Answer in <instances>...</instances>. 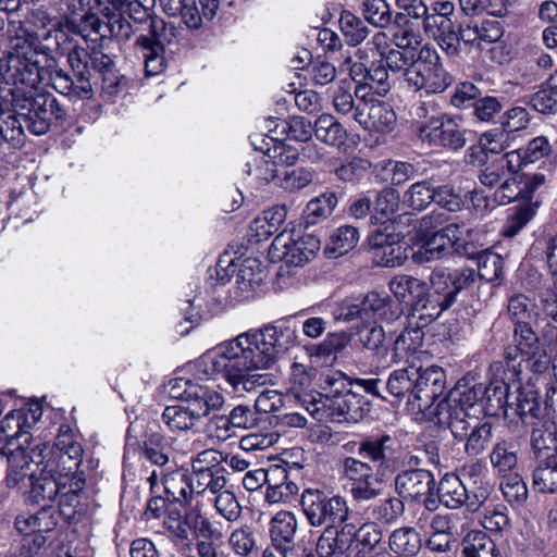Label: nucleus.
<instances>
[{"label":"nucleus","mask_w":557,"mask_h":557,"mask_svg":"<svg viewBox=\"0 0 557 557\" xmlns=\"http://www.w3.org/2000/svg\"><path fill=\"white\" fill-rule=\"evenodd\" d=\"M511 398L512 395L509 394V387L505 381L495 380L488 385L483 383L473 386L457 385L442 400L462 407L478 416L482 413L498 416L500 412L507 414L509 408L513 407Z\"/></svg>","instance_id":"nucleus-5"},{"label":"nucleus","mask_w":557,"mask_h":557,"mask_svg":"<svg viewBox=\"0 0 557 557\" xmlns=\"http://www.w3.org/2000/svg\"><path fill=\"white\" fill-rule=\"evenodd\" d=\"M0 135L14 147L24 143V122L11 112H0Z\"/></svg>","instance_id":"nucleus-58"},{"label":"nucleus","mask_w":557,"mask_h":557,"mask_svg":"<svg viewBox=\"0 0 557 557\" xmlns=\"http://www.w3.org/2000/svg\"><path fill=\"white\" fill-rule=\"evenodd\" d=\"M388 545L396 556L416 557L422 547V541L414 528L403 527L392 532Z\"/></svg>","instance_id":"nucleus-34"},{"label":"nucleus","mask_w":557,"mask_h":557,"mask_svg":"<svg viewBox=\"0 0 557 557\" xmlns=\"http://www.w3.org/2000/svg\"><path fill=\"white\" fill-rule=\"evenodd\" d=\"M425 284L413 276L401 274L392 278L389 289L398 300L403 301L408 295H411L412 299L416 298L421 289H425Z\"/></svg>","instance_id":"nucleus-62"},{"label":"nucleus","mask_w":557,"mask_h":557,"mask_svg":"<svg viewBox=\"0 0 557 557\" xmlns=\"http://www.w3.org/2000/svg\"><path fill=\"white\" fill-rule=\"evenodd\" d=\"M424 339L423 327L412 323L396 337L392 348V361L410 362V358L420 351Z\"/></svg>","instance_id":"nucleus-29"},{"label":"nucleus","mask_w":557,"mask_h":557,"mask_svg":"<svg viewBox=\"0 0 557 557\" xmlns=\"http://www.w3.org/2000/svg\"><path fill=\"white\" fill-rule=\"evenodd\" d=\"M405 81L418 90L440 94L451 85L453 77L443 67L438 53L430 47H422L405 74Z\"/></svg>","instance_id":"nucleus-7"},{"label":"nucleus","mask_w":557,"mask_h":557,"mask_svg":"<svg viewBox=\"0 0 557 557\" xmlns=\"http://www.w3.org/2000/svg\"><path fill=\"white\" fill-rule=\"evenodd\" d=\"M419 139L431 146L457 151L466 146V131L451 117H432L417 129Z\"/></svg>","instance_id":"nucleus-10"},{"label":"nucleus","mask_w":557,"mask_h":557,"mask_svg":"<svg viewBox=\"0 0 557 557\" xmlns=\"http://www.w3.org/2000/svg\"><path fill=\"white\" fill-rule=\"evenodd\" d=\"M447 304L443 293L437 292L431 287V290L421 289L416 298L410 301V310L408 318L410 324L417 323L422 327L428 326L431 322L436 320L443 311L450 308Z\"/></svg>","instance_id":"nucleus-16"},{"label":"nucleus","mask_w":557,"mask_h":557,"mask_svg":"<svg viewBox=\"0 0 557 557\" xmlns=\"http://www.w3.org/2000/svg\"><path fill=\"white\" fill-rule=\"evenodd\" d=\"M355 542V527L346 524L341 530L326 528L317 543L320 557H350Z\"/></svg>","instance_id":"nucleus-20"},{"label":"nucleus","mask_w":557,"mask_h":557,"mask_svg":"<svg viewBox=\"0 0 557 557\" xmlns=\"http://www.w3.org/2000/svg\"><path fill=\"white\" fill-rule=\"evenodd\" d=\"M494 201L498 205H508L513 200H528L523 189L520 187L517 176H506L505 180L497 186L494 191Z\"/></svg>","instance_id":"nucleus-64"},{"label":"nucleus","mask_w":557,"mask_h":557,"mask_svg":"<svg viewBox=\"0 0 557 557\" xmlns=\"http://www.w3.org/2000/svg\"><path fill=\"white\" fill-rule=\"evenodd\" d=\"M405 512V502L397 496H389L382 502L369 506L364 515L377 524H393Z\"/></svg>","instance_id":"nucleus-35"},{"label":"nucleus","mask_w":557,"mask_h":557,"mask_svg":"<svg viewBox=\"0 0 557 557\" xmlns=\"http://www.w3.org/2000/svg\"><path fill=\"white\" fill-rule=\"evenodd\" d=\"M549 325L547 319L537 321V326L533 323L513 327L515 348L508 347L505 350L507 360H515L518 355L521 357L545 347L543 342L544 326Z\"/></svg>","instance_id":"nucleus-21"},{"label":"nucleus","mask_w":557,"mask_h":557,"mask_svg":"<svg viewBox=\"0 0 557 557\" xmlns=\"http://www.w3.org/2000/svg\"><path fill=\"white\" fill-rule=\"evenodd\" d=\"M252 145L256 150L263 153L260 165L258 166L259 176L270 182L276 177L277 174V149L278 144L276 138L269 135H255Z\"/></svg>","instance_id":"nucleus-31"},{"label":"nucleus","mask_w":557,"mask_h":557,"mask_svg":"<svg viewBox=\"0 0 557 557\" xmlns=\"http://www.w3.org/2000/svg\"><path fill=\"white\" fill-rule=\"evenodd\" d=\"M518 445L511 438H500L492 447L490 462L495 474L507 478L519 466Z\"/></svg>","instance_id":"nucleus-28"},{"label":"nucleus","mask_w":557,"mask_h":557,"mask_svg":"<svg viewBox=\"0 0 557 557\" xmlns=\"http://www.w3.org/2000/svg\"><path fill=\"white\" fill-rule=\"evenodd\" d=\"M313 134L319 141L333 147L345 145L348 138L346 128L330 113H322L315 119L312 124Z\"/></svg>","instance_id":"nucleus-30"},{"label":"nucleus","mask_w":557,"mask_h":557,"mask_svg":"<svg viewBox=\"0 0 557 557\" xmlns=\"http://www.w3.org/2000/svg\"><path fill=\"white\" fill-rule=\"evenodd\" d=\"M475 271L470 268L447 270L436 268L432 271L430 283L432 288L443 293L447 304L453 306L457 295L463 289L469 288L475 282Z\"/></svg>","instance_id":"nucleus-14"},{"label":"nucleus","mask_w":557,"mask_h":557,"mask_svg":"<svg viewBox=\"0 0 557 557\" xmlns=\"http://www.w3.org/2000/svg\"><path fill=\"white\" fill-rule=\"evenodd\" d=\"M140 451L147 461L160 468L165 467L170 461L164 448V436L159 432L151 433L143 442Z\"/></svg>","instance_id":"nucleus-54"},{"label":"nucleus","mask_w":557,"mask_h":557,"mask_svg":"<svg viewBox=\"0 0 557 557\" xmlns=\"http://www.w3.org/2000/svg\"><path fill=\"white\" fill-rule=\"evenodd\" d=\"M362 14L368 23L380 28H385L393 21L386 0H363Z\"/></svg>","instance_id":"nucleus-56"},{"label":"nucleus","mask_w":557,"mask_h":557,"mask_svg":"<svg viewBox=\"0 0 557 557\" xmlns=\"http://www.w3.org/2000/svg\"><path fill=\"white\" fill-rule=\"evenodd\" d=\"M356 123L364 129H374L380 133H388L397 123V115L387 102L370 99L357 112Z\"/></svg>","instance_id":"nucleus-18"},{"label":"nucleus","mask_w":557,"mask_h":557,"mask_svg":"<svg viewBox=\"0 0 557 557\" xmlns=\"http://www.w3.org/2000/svg\"><path fill=\"white\" fill-rule=\"evenodd\" d=\"M26 422L25 414L20 410H14L5 414L0 424V454H7L10 448H15L18 444L16 440L23 435V425Z\"/></svg>","instance_id":"nucleus-38"},{"label":"nucleus","mask_w":557,"mask_h":557,"mask_svg":"<svg viewBox=\"0 0 557 557\" xmlns=\"http://www.w3.org/2000/svg\"><path fill=\"white\" fill-rule=\"evenodd\" d=\"M532 488L537 493L557 492V458L543 460L532 474Z\"/></svg>","instance_id":"nucleus-44"},{"label":"nucleus","mask_w":557,"mask_h":557,"mask_svg":"<svg viewBox=\"0 0 557 557\" xmlns=\"http://www.w3.org/2000/svg\"><path fill=\"white\" fill-rule=\"evenodd\" d=\"M278 231L277 210L275 208L264 210L249 226L250 237L257 243L267 240Z\"/></svg>","instance_id":"nucleus-53"},{"label":"nucleus","mask_w":557,"mask_h":557,"mask_svg":"<svg viewBox=\"0 0 557 557\" xmlns=\"http://www.w3.org/2000/svg\"><path fill=\"white\" fill-rule=\"evenodd\" d=\"M47 458L40 472L58 475V479L67 482V494L82 497L85 494L86 474L83 467V447L73 437L69 425H61L53 447L47 445Z\"/></svg>","instance_id":"nucleus-3"},{"label":"nucleus","mask_w":557,"mask_h":557,"mask_svg":"<svg viewBox=\"0 0 557 557\" xmlns=\"http://www.w3.org/2000/svg\"><path fill=\"white\" fill-rule=\"evenodd\" d=\"M358 455L376 469L350 486L351 498L357 503H369L383 496L385 475H392L405 466H417L418 457L404 453L396 438L388 434L369 436L359 443Z\"/></svg>","instance_id":"nucleus-2"},{"label":"nucleus","mask_w":557,"mask_h":557,"mask_svg":"<svg viewBox=\"0 0 557 557\" xmlns=\"http://www.w3.org/2000/svg\"><path fill=\"white\" fill-rule=\"evenodd\" d=\"M297 529V521L294 515L281 510V555L283 557H304V546L295 543L294 536Z\"/></svg>","instance_id":"nucleus-41"},{"label":"nucleus","mask_w":557,"mask_h":557,"mask_svg":"<svg viewBox=\"0 0 557 557\" xmlns=\"http://www.w3.org/2000/svg\"><path fill=\"white\" fill-rule=\"evenodd\" d=\"M301 506L314 527L326 524V528H335L348 517L346 500L341 496L327 498L319 492L307 491L301 496Z\"/></svg>","instance_id":"nucleus-9"},{"label":"nucleus","mask_w":557,"mask_h":557,"mask_svg":"<svg viewBox=\"0 0 557 557\" xmlns=\"http://www.w3.org/2000/svg\"><path fill=\"white\" fill-rule=\"evenodd\" d=\"M433 180L413 183L404 195V202L411 209L422 211L433 202Z\"/></svg>","instance_id":"nucleus-48"},{"label":"nucleus","mask_w":557,"mask_h":557,"mask_svg":"<svg viewBox=\"0 0 557 557\" xmlns=\"http://www.w3.org/2000/svg\"><path fill=\"white\" fill-rule=\"evenodd\" d=\"M478 257V275L486 282L497 281L503 273V258L498 253L491 251H478L473 257Z\"/></svg>","instance_id":"nucleus-57"},{"label":"nucleus","mask_w":557,"mask_h":557,"mask_svg":"<svg viewBox=\"0 0 557 557\" xmlns=\"http://www.w3.org/2000/svg\"><path fill=\"white\" fill-rule=\"evenodd\" d=\"M513 404L509 410L513 414L519 416L524 423H531L530 420H540V404L537 392L532 388H518L515 397L511 398Z\"/></svg>","instance_id":"nucleus-39"},{"label":"nucleus","mask_w":557,"mask_h":557,"mask_svg":"<svg viewBox=\"0 0 557 557\" xmlns=\"http://www.w3.org/2000/svg\"><path fill=\"white\" fill-rule=\"evenodd\" d=\"M227 544L234 555L238 557H251L257 554V541L249 525L232 531Z\"/></svg>","instance_id":"nucleus-50"},{"label":"nucleus","mask_w":557,"mask_h":557,"mask_svg":"<svg viewBox=\"0 0 557 557\" xmlns=\"http://www.w3.org/2000/svg\"><path fill=\"white\" fill-rule=\"evenodd\" d=\"M433 193V202L450 213L459 212L465 205L460 191L451 184L434 185Z\"/></svg>","instance_id":"nucleus-60"},{"label":"nucleus","mask_w":557,"mask_h":557,"mask_svg":"<svg viewBox=\"0 0 557 557\" xmlns=\"http://www.w3.org/2000/svg\"><path fill=\"white\" fill-rule=\"evenodd\" d=\"M332 106L337 114L352 115L356 122L357 112L364 106V103H357L355 101L351 83L347 79L338 82L335 90L332 94Z\"/></svg>","instance_id":"nucleus-45"},{"label":"nucleus","mask_w":557,"mask_h":557,"mask_svg":"<svg viewBox=\"0 0 557 557\" xmlns=\"http://www.w3.org/2000/svg\"><path fill=\"white\" fill-rule=\"evenodd\" d=\"M162 421L171 431H186L194 428L198 420L188 406L183 403L165 407L162 413Z\"/></svg>","instance_id":"nucleus-47"},{"label":"nucleus","mask_w":557,"mask_h":557,"mask_svg":"<svg viewBox=\"0 0 557 557\" xmlns=\"http://www.w3.org/2000/svg\"><path fill=\"white\" fill-rule=\"evenodd\" d=\"M368 242L373 260L380 267H399L407 259V249L398 235L375 231L369 236Z\"/></svg>","instance_id":"nucleus-15"},{"label":"nucleus","mask_w":557,"mask_h":557,"mask_svg":"<svg viewBox=\"0 0 557 557\" xmlns=\"http://www.w3.org/2000/svg\"><path fill=\"white\" fill-rule=\"evenodd\" d=\"M463 557H502L496 543L483 531L473 530L461 541Z\"/></svg>","instance_id":"nucleus-33"},{"label":"nucleus","mask_w":557,"mask_h":557,"mask_svg":"<svg viewBox=\"0 0 557 557\" xmlns=\"http://www.w3.org/2000/svg\"><path fill=\"white\" fill-rule=\"evenodd\" d=\"M67 490V482L61 481L54 474L38 472V475L30 482L29 497L36 504H45L53 502L59 495L61 505L67 504L77 507L81 504V497L66 495Z\"/></svg>","instance_id":"nucleus-17"},{"label":"nucleus","mask_w":557,"mask_h":557,"mask_svg":"<svg viewBox=\"0 0 557 557\" xmlns=\"http://www.w3.org/2000/svg\"><path fill=\"white\" fill-rule=\"evenodd\" d=\"M185 404L188 406L190 411L195 413V418L199 421L210 412L222 408L224 398L216 391L195 384L187 391Z\"/></svg>","instance_id":"nucleus-27"},{"label":"nucleus","mask_w":557,"mask_h":557,"mask_svg":"<svg viewBox=\"0 0 557 557\" xmlns=\"http://www.w3.org/2000/svg\"><path fill=\"white\" fill-rule=\"evenodd\" d=\"M539 207L537 201L525 200L511 209L508 215L502 234L505 237H515L536 214Z\"/></svg>","instance_id":"nucleus-40"},{"label":"nucleus","mask_w":557,"mask_h":557,"mask_svg":"<svg viewBox=\"0 0 557 557\" xmlns=\"http://www.w3.org/2000/svg\"><path fill=\"white\" fill-rule=\"evenodd\" d=\"M504 479L505 482L500 484V488L505 499L511 505L521 506L528 498L527 484L518 473L509 474Z\"/></svg>","instance_id":"nucleus-63"},{"label":"nucleus","mask_w":557,"mask_h":557,"mask_svg":"<svg viewBox=\"0 0 557 557\" xmlns=\"http://www.w3.org/2000/svg\"><path fill=\"white\" fill-rule=\"evenodd\" d=\"M361 311L364 320L371 318H381L389 320L397 317L392 311V300L388 297H383L376 292H369L360 301Z\"/></svg>","instance_id":"nucleus-49"},{"label":"nucleus","mask_w":557,"mask_h":557,"mask_svg":"<svg viewBox=\"0 0 557 557\" xmlns=\"http://www.w3.org/2000/svg\"><path fill=\"white\" fill-rule=\"evenodd\" d=\"M424 32L432 36L440 47L451 57L459 54L458 50V29L450 17L442 15H430L425 18Z\"/></svg>","instance_id":"nucleus-26"},{"label":"nucleus","mask_w":557,"mask_h":557,"mask_svg":"<svg viewBox=\"0 0 557 557\" xmlns=\"http://www.w3.org/2000/svg\"><path fill=\"white\" fill-rule=\"evenodd\" d=\"M282 240L285 250L281 261L287 267H304L320 249V239L312 234H302L300 226L281 231Z\"/></svg>","instance_id":"nucleus-12"},{"label":"nucleus","mask_w":557,"mask_h":557,"mask_svg":"<svg viewBox=\"0 0 557 557\" xmlns=\"http://www.w3.org/2000/svg\"><path fill=\"white\" fill-rule=\"evenodd\" d=\"M413 379L416 409L426 413L445 389V372L437 366L417 367Z\"/></svg>","instance_id":"nucleus-13"},{"label":"nucleus","mask_w":557,"mask_h":557,"mask_svg":"<svg viewBox=\"0 0 557 557\" xmlns=\"http://www.w3.org/2000/svg\"><path fill=\"white\" fill-rule=\"evenodd\" d=\"M162 483L168 499L177 503H188L190 495L189 474L184 469L161 471Z\"/></svg>","instance_id":"nucleus-36"},{"label":"nucleus","mask_w":557,"mask_h":557,"mask_svg":"<svg viewBox=\"0 0 557 557\" xmlns=\"http://www.w3.org/2000/svg\"><path fill=\"white\" fill-rule=\"evenodd\" d=\"M47 444H37L27 450L18 443L7 454L8 472L5 483L9 488L22 490L38 475L45 458H47Z\"/></svg>","instance_id":"nucleus-8"},{"label":"nucleus","mask_w":557,"mask_h":557,"mask_svg":"<svg viewBox=\"0 0 557 557\" xmlns=\"http://www.w3.org/2000/svg\"><path fill=\"white\" fill-rule=\"evenodd\" d=\"M418 466L419 463L400 468L394 479L395 493L404 502H419L423 496L431 494L435 487L432 472Z\"/></svg>","instance_id":"nucleus-11"},{"label":"nucleus","mask_w":557,"mask_h":557,"mask_svg":"<svg viewBox=\"0 0 557 557\" xmlns=\"http://www.w3.org/2000/svg\"><path fill=\"white\" fill-rule=\"evenodd\" d=\"M531 446L537 458L557 459V424L550 418H542L533 423Z\"/></svg>","instance_id":"nucleus-23"},{"label":"nucleus","mask_w":557,"mask_h":557,"mask_svg":"<svg viewBox=\"0 0 557 557\" xmlns=\"http://www.w3.org/2000/svg\"><path fill=\"white\" fill-rule=\"evenodd\" d=\"M357 334L360 343L368 350L379 355L386 351L385 332L376 323H367L358 327Z\"/></svg>","instance_id":"nucleus-59"},{"label":"nucleus","mask_w":557,"mask_h":557,"mask_svg":"<svg viewBox=\"0 0 557 557\" xmlns=\"http://www.w3.org/2000/svg\"><path fill=\"white\" fill-rule=\"evenodd\" d=\"M472 230H465L463 224H448L428 238L413 258L418 262H429L448 255L450 250L472 258L476 253V248L468 242Z\"/></svg>","instance_id":"nucleus-6"},{"label":"nucleus","mask_w":557,"mask_h":557,"mask_svg":"<svg viewBox=\"0 0 557 557\" xmlns=\"http://www.w3.org/2000/svg\"><path fill=\"white\" fill-rule=\"evenodd\" d=\"M230 265L237 268L236 283L243 290H249L260 285L264 280V272L261 263L256 258H246L236 264L234 260L230 261Z\"/></svg>","instance_id":"nucleus-42"},{"label":"nucleus","mask_w":557,"mask_h":557,"mask_svg":"<svg viewBox=\"0 0 557 557\" xmlns=\"http://www.w3.org/2000/svg\"><path fill=\"white\" fill-rule=\"evenodd\" d=\"M35 57V51L26 40L23 45L16 44L9 55V64L15 71V79L30 87L39 83V66Z\"/></svg>","instance_id":"nucleus-22"},{"label":"nucleus","mask_w":557,"mask_h":557,"mask_svg":"<svg viewBox=\"0 0 557 557\" xmlns=\"http://www.w3.org/2000/svg\"><path fill=\"white\" fill-rule=\"evenodd\" d=\"M49 106L52 109L57 106V101L54 99H44V103H39L36 100L33 104V109L29 110L28 114L22 115V120L26 128L34 135H44L50 128V117L48 114V110L44 107Z\"/></svg>","instance_id":"nucleus-43"},{"label":"nucleus","mask_w":557,"mask_h":557,"mask_svg":"<svg viewBox=\"0 0 557 557\" xmlns=\"http://www.w3.org/2000/svg\"><path fill=\"white\" fill-rule=\"evenodd\" d=\"M416 373L417 367L413 363L406 368L393 371L389 374L387 381L383 383L384 394L387 395V400L392 401L391 398H394L396 401H400L407 397L408 405H410L412 410H414L416 404L413 399V376Z\"/></svg>","instance_id":"nucleus-25"},{"label":"nucleus","mask_w":557,"mask_h":557,"mask_svg":"<svg viewBox=\"0 0 557 557\" xmlns=\"http://www.w3.org/2000/svg\"><path fill=\"white\" fill-rule=\"evenodd\" d=\"M438 502L445 507L457 509L467 503L468 491L461 480L454 474H446L437 487Z\"/></svg>","instance_id":"nucleus-37"},{"label":"nucleus","mask_w":557,"mask_h":557,"mask_svg":"<svg viewBox=\"0 0 557 557\" xmlns=\"http://www.w3.org/2000/svg\"><path fill=\"white\" fill-rule=\"evenodd\" d=\"M507 311L515 327L530 323L537 326V321L545 319L539 312L536 305L523 294H517L509 298Z\"/></svg>","instance_id":"nucleus-32"},{"label":"nucleus","mask_w":557,"mask_h":557,"mask_svg":"<svg viewBox=\"0 0 557 557\" xmlns=\"http://www.w3.org/2000/svg\"><path fill=\"white\" fill-rule=\"evenodd\" d=\"M278 358V331L273 323L245 332L208 351L196 363L200 379H224L235 391H251L261 384L253 372L268 369Z\"/></svg>","instance_id":"nucleus-1"},{"label":"nucleus","mask_w":557,"mask_h":557,"mask_svg":"<svg viewBox=\"0 0 557 557\" xmlns=\"http://www.w3.org/2000/svg\"><path fill=\"white\" fill-rule=\"evenodd\" d=\"M337 202V196L333 191H326L310 200L306 207L308 222L314 224L320 220L329 218L336 208Z\"/></svg>","instance_id":"nucleus-55"},{"label":"nucleus","mask_w":557,"mask_h":557,"mask_svg":"<svg viewBox=\"0 0 557 557\" xmlns=\"http://www.w3.org/2000/svg\"><path fill=\"white\" fill-rule=\"evenodd\" d=\"M292 103L299 111L311 114L320 109V96L313 90L294 88L287 90L286 96L281 98V106H285L287 110Z\"/></svg>","instance_id":"nucleus-52"},{"label":"nucleus","mask_w":557,"mask_h":557,"mask_svg":"<svg viewBox=\"0 0 557 557\" xmlns=\"http://www.w3.org/2000/svg\"><path fill=\"white\" fill-rule=\"evenodd\" d=\"M136 46L143 50L147 75H158L164 69V48L153 46L146 37H138Z\"/></svg>","instance_id":"nucleus-61"},{"label":"nucleus","mask_w":557,"mask_h":557,"mask_svg":"<svg viewBox=\"0 0 557 557\" xmlns=\"http://www.w3.org/2000/svg\"><path fill=\"white\" fill-rule=\"evenodd\" d=\"M58 523L57 511L49 505H42L35 513L23 512L15 518V528L23 537L49 533Z\"/></svg>","instance_id":"nucleus-24"},{"label":"nucleus","mask_w":557,"mask_h":557,"mask_svg":"<svg viewBox=\"0 0 557 557\" xmlns=\"http://www.w3.org/2000/svg\"><path fill=\"white\" fill-rule=\"evenodd\" d=\"M430 413L436 417L438 425L449 429L455 440L465 442L468 456L482 454L492 441L493 423L462 407L440 400Z\"/></svg>","instance_id":"nucleus-4"},{"label":"nucleus","mask_w":557,"mask_h":557,"mask_svg":"<svg viewBox=\"0 0 557 557\" xmlns=\"http://www.w3.org/2000/svg\"><path fill=\"white\" fill-rule=\"evenodd\" d=\"M281 133L286 140L304 144L312 138V123L301 115H288L283 121Z\"/></svg>","instance_id":"nucleus-51"},{"label":"nucleus","mask_w":557,"mask_h":557,"mask_svg":"<svg viewBox=\"0 0 557 557\" xmlns=\"http://www.w3.org/2000/svg\"><path fill=\"white\" fill-rule=\"evenodd\" d=\"M331 422L357 423L369 412V403L360 394L347 389L343 395L330 397Z\"/></svg>","instance_id":"nucleus-19"},{"label":"nucleus","mask_w":557,"mask_h":557,"mask_svg":"<svg viewBox=\"0 0 557 557\" xmlns=\"http://www.w3.org/2000/svg\"><path fill=\"white\" fill-rule=\"evenodd\" d=\"M339 26L346 44L351 47L360 45L370 35L366 23L349 11H344L341 14Z\"/></svg>","instance_id":"nucleus-46"}]
</instances>
